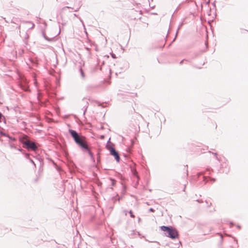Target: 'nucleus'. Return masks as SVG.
Wrapping results in <instances>:
<instances>
[{
  "label": "nucleus",
  "instance_id": "nucleus-8",
  "mask_svg": "<svg viewBox=\"0 0 248 248\" xmlns=\"http://www.w3.org/2000/svg\"><path fill=\"white\" fill-rule=\"evenodd\" d=\"M129 214L130 215V216L133 217V218H134L135 217V216L133 215V212L132 211H130L129 212Z\"/></svg>",
  "mask_w": 248,
  "mask_h": 248
},
{
  "label": "nucleus",
  "instance_id": "nucleus-4",
  "mask_svg": "<svg viewBox=\"0 0 248 248\" xmlns=\"http://www.w3.org/2000/svg\"><path fill=\"white\" fill-rule=\"evenodd\" d=\"M25 144L28 148L31 149L33 151H35L37 149V147L34 142L26 141L25 142Z\"/></svg>",
  "mask_w": 248,
  "mask_h": 248
},
{
  "label": "nucleus",
  "instance_id": "nucleus-7",
  "mask_svg": "<svg viewBox=\"0 0 248 248\" xmlns=\"http://www.w3.org/2000/svg\"><path fill=\"white\" fill-rule=\"evenodd\" d=\"M110 180L111 181L112 186H114L115 185V181L112 179H110Z\"/></svg>",
  "mask_w": 248,
  "mask_h": 248
},
{
  "label": "nucleus",
  "instance_id": "nucleus-1",
  "mask_svg": "<svg viewBox=\"0 0 248 248\" xmlns=\"http://www.w3.org/2000/svg\"><path fill=\"white\" fill-rule=\"evenodd\" d=\"M69 132L77 144L90 152L86 138L84 137L79 136L76 131L72 129H70Z\"/></svg>",
  "mask_w": 248,
  "mask_h": 248
},
{
  "label": "nucleus",
  "instance_id": "nucleus-10",
  "mask_svg": "<svg viewBox=\"0 0 248 248\" xmlns=\"http://www.w3.org/2000/svg\"><path fill=\"white\" fill-rule=\"evenodd\" d=\"M1 117H2V115H1V114L0 113V120H1ZM0 121H1V120H0Z\"/></svg>",
  "mask_w": 248,
  "mask_h": 248
},
{
  "label": "nucleus",
  "instance_id": "nucleus-6",
  "mask_svg": "<svg viewBox=\"0 0 248 248\" xmlns=\"http://www.w3.org/2000/svg\"><path fill=\"white\" fill-rule=\"evenodd\" d=\"M80 73H81L82 77L83 78H85V74H84V73L83 70L82 69H80Z\"/></svg>",
  "mask_w": 248,
  "mask_h": 248
},
{
  "label": "nucleus",
  "instance_id": "nucleus-5",
  "mask_svg": "<svg viewBox=\"0 0 248 248\" xmlns=\"http://www.w3.org/2000/svg\"><path fill=\"white\" fill-rule=\"evenodd\" d=\"M27 24H29V28L30 29H32L34 27V24L31 23V22H27Z\"/></svg>",
  "mask_w": 248,
  "mask_h": 248
},
{
  "label": "nucleus",
  "instance_id": "nucleus-9",
  "mask_svg": "<svg viewBox=\"0 0 248 248\" xmlns=\"http://www.w3.org/2000/svg\"><path fill=\"white\" fill-rule=\"evenodd\" d=\"M150 211L151 212H154V210L153 209H152V208H150Z\"/></svg>",
  "mask_w": 248,
  "mask_h": 248
},
{
  "label": "nucleus",
  "instance_id": "nucleus-3",
  "mask_svg": "<svg viewBox=\"0 0 248 248\" xmlns=\"http://www.w3.org/2000/svg\"><path fill=\"white\" fill-rule=\"evenodd\" d=\"M108 149L109 150L111 155L114 156L117 162H119L120 157L118 153L112 147L107 146Z\"/></svg>",
  "mask_w": 248,
  "mask_h": 248
},
{
  "label": "nucleus",
  "instance_id": "nucleus-2",
  "mask_svg": "<svg viewBox=\"0 0 248 248\" xmlns=\"http://www.w3.org/2000/svg\"><path fill=\"white\" fill-rule=\"evenodd\" d=\"M161 231L163 232H166L168 233V235L167 236L171 238V239L177 238L178 236V232L177 231L171 227H169L165 226H162L160 227Z\"/></svg>",
  "mask_w": 248,
  "mask_h": 248
}]
</instances>
